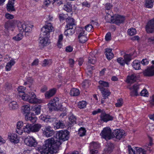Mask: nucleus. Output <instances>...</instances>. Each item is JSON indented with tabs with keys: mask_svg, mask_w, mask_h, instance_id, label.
<instances>
[{
	"mask_svg": "<svg viewBox=\"0 0 154 154\" xmlns=\"http://www.w3.org/2000/svg\"><path fill=\"white\" fill-rule=\"evenodd\" d=\"M56 90L53 88L47 92L45 94L46 98L49 99L55 94L56 92Z\"/></svg>",
	"mask_w": 154,
	"mask_h": 154,
	"instance_id": "26",
	"label": "nucleus"
},
{
	"mask_svg": "<svg viewBox=\"0 0 154 154\" xmlns=\"http://www.w3.org/2000/svg\"><path fill=\"white\" fill-rule=\"evenodd\" d=\"M66 28L64 32V35L66 36L72 35L75 32L76 25L74 23V20L72 18L68 17L66 19Z\"/></svg>",
	"mask_w": 154,
	"mask_h": 154,
	"instance_id": "3",
	"label": "nucleus"
},
{
	"mask_svg": "<svg viewBox=\"0 0 154 154\" xmlns=\"http://www.w3.org/2000/svg\"><path fill=\"white\" fill-rule=\"evenodd\" d=\"M54 138H49L45 141V144L38 148V149L41 154H54L57 152L59 148V142L57 144L54 143Z\"/></svg>",
	"mask_w": 154,
	"mask_h": 154,
	"instance_id": "1",
	"label": "nucleus"
},
{
	"mask_svg": "<svg viewBox=\"0 0 154 154\" xmlns=\"http://www.w3.org/2000/svg\"><path fill=\"white\" fill-rule=\"evenodd\" d=\"M105 54L108 60H110L113 58L114 54L112 52V49L107 48H105Z\"/></svg>",
	"mask_w": 154,
	"mask_h": 154,
	"instance_id": "22",
	"label": "nucleus"
},
{
	"mask_svg": "<svg viewBox=\"0 0 154 154\" xmlns=\"http://www.w3.org/2000/svg\"><path fill=\"white\" fill-rule=\"evenodd\" d=\"M54 125L55 128L59 129L63 128L64 125L63 121L59 120L58 122L54 123Z\"/></svg>",
	"mask_w": 154,
	"mask_h": 154,
	"instance_id": "32",
	"label": "nucleus"
},
{
	"mask_svg": "<svg viewBox=\"0 0 154 154\" xmlns=\"http://www.w3.org/2000/svg\"><path fill=\"white\" fill-rule=\"evenodd\" d=\"M15 63L14 59H11L10 61L7 63L5 66V70L7 71H10L12 66L14 65Z\"/></svg>",
	"mask_w": 154,
	"mask_h": 154,
	"instance_id": "27",
	"label": "nucleus"
},
{
	"mask_svg": "<svg viewBox=\"0 0 154 154\" xmlns=\"http://www.w3.org/2000/svg\"><path fill=\"white\" fill-rule=\"evenodd\" d=\"M14 1L15 0H9L6 6V8L8 11L12 12L15 11L14 6Z\"/></svg>",
	"mask_w": 154,
	"mask_h": 154,
	"instance_id": "20",
	"label": "nucleus"
},
{
	"mask_svg": "<svg viewBox=\"0 0 154 154\" xmlns=\"http://www.w3.org/2000/svg\"><path fill=\"white\" fill-rule=\"evenodd\" d=\"M148 93L147 90L146 89H144L141 91L140 94L142 96L147 97Z\"/></svg>",
	"mask_w": 154,
	"mask_h": 154,
	"instance_id": "59",
	"label": "nucleus"
},
{
	"mask_svg": "<svg viewBox=\"0 0 154 154\" xmlns=\"http://www.w3.org/2000/svg\"><path fill=\"white\" fill-rule=\"evenodd\" d=\"M5 29L8 30H11L12 31H14L15 28V25L13 23L11 22H8L5 23Z\"/></svg>",
	"mask_w": 154,
	"mask_h": 154,
	"instance_id": "24",
	"label": "nucleus"
},
{
	"mask_svg": "<svg viewBox=\"0 0 154 154\" xmlns=\"http://www.w3.org/2000/svg\"><path fill=\"white\" fill-rule=\"evenodd\" d=\"M33 26L26 23H20L18 24V27L19 31L22 32H25V34L27 32H30L32 30V28Z\"/></svg>",
	"mask_w": 154,
	"mask_h": 154,
	"instance_id": "10",
	"label": "nucleus"
},
{
	"mask_svg": "<svg viewBox=\"0 0 154 154\" xmlns=\"http://www.w3.org/2000/svg\"><path fill=\"white\" fill-rule=\"evenodd\" d=\"M99 144L96 142H92L90 144V149H96L100 147Z\"/></svg>",
	"mask_w": 154,
	"mask_h": 154,
	"instance_id": "44",
	"label": "nucleus"
},
{
	"mask_svg": "<svg viewBox=\"0 0 154 154\" xmlns=\"http://www.w3.org/2000/svg\"><path fill=\"white\" fill-rule=\"evenodd\" d=\"M46 120V122L47 123L52 122H56L57 120V119L56 118L52 117L50 116H47Z\"/></svg>",
	"mask_w": 154,
	"mask_h": 154,
	"instance_id": "50",
	"label": "nucleus"
},
{
	"mask_svg": "<svg viewBox=\"0 0 154 154\" xmlns=\"http://www.w3.org/2000/svg\"><path fill=\"white\" fill-rule=\"evenodd\" d=\"M96 62V57L92 53H91L88 57V62L92 64H94Z\"/></svg>",
	"mask_w": 154,
	"mask_h": 154,
	"instance_id": "31",
	"label": "nucleus"
},
{
	"mask_svg": "<svg viewBox=\"0 0 154 154\" xmlns=\"http://www.w3.org/2000/svg\"><path fill=\"white\" fill-rule=\"evenodd\" d=\"M123 104V100L121 98H120L117 100V103L115 104V105L116 107H119L121 106Z\"/></svg>",
	"mask_w": 154,
	"mask_h": 154,
	"instance_id": "55",
	"label": "nucleus"
},
{
	"mask_svg": "<svg viewBox=\"0 0 154 154\" xmlns=\"http://www.w3.org/2000/svg\"><path fill=\"white\" fill-rule=\"evenodd\" d=\"M154 0H146L145 5L146 7L152 8L153 6Z\"/></svg>",
	"mask_w": 154,
	"mask_h": 154,
	"instance_id": "37",
	"label": "nucleus"
},
{
	"mask_svg": "<svg viewBox=\"0 0 154 154\" xmlns=\"http://www.w3.org/2000/svg\"><path fill=\"white\" fill-rule=\"evenodd\" d=\"M106 13L107 14L105 16V19L108 22H112L111 21H112L113 19H112V16L108 14V13L106 12Z\"/></svg>",
	"mask_w": 154,
	"mask_h": 154,
	"instance_id": "52",
	"label": "nucleus"
},
{
	"mask_svg": "<svg viewBox=\"0 0 154 154\" xmlns=\"http://www.w3.org/2000/svg\"><path fill=\"white\" fill-rule=\"evenodd\" d=\"M54 30V27L51 23H49L41 29V34L44 36V38H40L39 45L42 47L46 46L50 43V40L48 38L50 33Z\"/></svg>",
	"mask_w": 154,
	"mask_h": 154,
	"instance_id": "2",
	"label": "nucleus"
},
{
	"mask_svg": "<svg viewBox=\"0 0 154 154\" xmlns=\"http://www.w3.org/2000/svg\"><path fill=\"white\" fill-rule=\"evenodd\" d=\"M25 143L27 146L30 147H35L37 142L33 137L28 136L25 139Z\"/></svg>",
	"mask_w": 154,
	"mask_h": 154,
	"instance_id": "11",
	"label": "nucleus"
},
{
	"mask_svg": "<svg viewBox=\"0 0 154 154\" xmlns=\"http://www.w3.org/2000/svg\"><path fill=\"white\" fill-rule=\"evenodd\" d=\"M51 63V61L50 60L48 59H45L43 61L42 66H48Z\"/></svg>",
	"mask_w": 154,
	"mask_h": 154,
	"instance_id": "49",
	"label": "nucleus"
},
{
	"mask_svg": "<svg viewBox=\"0 0 154 154\" xmlns=\"http://www.w3.org/2000/svg\"><path fill=\"white\" fill-rule=\"evenodd\" d=\"M133 89H134L133 92L134 93V95L137 96L138 95L137 92L138 90L139 89V85L135 84L133 86Z\"/></svg>",
	"mask_w": 154,
	"mask_h": 154,
	"instance_id": "48",
	"label": "nucleus"
},
{
	"mask_svg": "<svg viewBox=\"0 0 154 154\" xmlns=\"http://www.w3.org/2000/svg\"><path fill=\"white\" fill-rule=\"evenodd\" d=\"M51 4V1L50 0H45L44 2L43 6L44 7H48Z\"/></svg>",
	"mask_w": 154,
	"mask_h": 154,
	"instance_id": "64",
	"label": "nucleus"
},
{
	"mask_svg": "<svg viewBox=\"0 0 154 154\" xmlns=\"http://www.w3.org/2000/svg\"><path fill=\"white\" fill-rule=\"evenodd\" d=\"M22 109L23 112L26 113L25 116V119L26 120L29 121L33 123L35 122L36 120V118L34 117H32V114L29 113L30 110L29 105L27 104L23 106Z\"/></svg>",
	"mask_w": 154,
	"mask_h": 154,
	"instance_id": "7",
	"label": "nucleus"
},
{
	"mask_svg": "<svg viewBox=\"0 0 154 154\" xmlns=\"http://www.w3.org/2000/svg\"><path fill=\"white\" fill-rule=\"evenodd\" d=\"M23 35L21 33H19L16 36L13 37L12 39L16 41H19L23 38Z\"/></svg>",
	"mask_w": 154,
	"mask_h": 154,
	"instance_id": "46",
	"label": "nucleus"
},
{
	"mask_svg": "<svg viewBox=\"0 0 154 154\" xmlns=\"http://www.w3.org/2000/svg\"><path fill=\"white\" fill-rule=\"evenodd\" d=\"M86 130L84 128L81 127L78 131V134L80 137H83L85 135Z\"/></svg>",
	"mask_w": 154,
	"mask_h": 154,
	"instance_id": "41",
	"label": "nucleus"
},
{
	"mask_svg": "<svg viewBox=\"0 0 154 154\" xmlns=\"http://www.w3.org/2000/svg\"><path fill=\"white\" fill-rule=\"evenodd\" d=\"M100 135L103 138L106 140H109L113 137L114 135L113 132H112L110 128L109 127L104 128L102 131Z\"/></svg>",
	"mask_w": 154,
	"mask_h": 154,
	"instance_id": "9",
	"label": "nucleus"
},
{
	"mask_svg": "<svg viewBox=\"0 0 154 154\" xmlns=\"http://www.w3.org/2000/svg\"><path fill=\"white\" fill-rule=\"evenodd\" d=\"M5 17L8 19H12L14 18V16L9 13H6L5 14Z\"/></svg>",
	"mask_w": 154,
	"mask_h": 154,
	"instance_id": "62",
	"label": "nucleus"
},
{
	"mask_svg": "<svg viewBox=\"0 0 154 154\" xmlns=\"http://www.w3.org/2000/svg\"><path fill=\"white\" fill-rule=\"evenodd\" d=\"M25 89L26 88L22 86H20L17 88V90L19 94V96L21 98V96H20V95H22L23 94H25L24 93V91L25 90Z\"/></svg>",
	"mask_w": 154,
	"mask_h": 154,
	"instance_id": "43",
	"label": "nucleus"
},
{
	"mask_svg": "<svg viewBox=\"0 0 154 154\" xmlns=\"http://www.w3.org/2000/svg\"><path fill=\"white\" fill-rule=\"evenodd\" d=\"M132 66L136 70L140 69V62L138 60H135L133 63Z\"/></svg>",
	"mask_w": 154,
	"mask_h": 154,
	"instance_id": "35",
	"label": "nucleus"
},
{
	"mask_svg": "<svg viewBox=\"0 0 154 154\" xmlns=\"http://www.w3.org/2000/svg\"><path fill=\"white\" fill-rule=\"evenodd\" d=\"M8 138L11 142L14 143H17L19 142V137L15 134H9Z\"/></svg>",
	"mask_w": 154,
	"mask_h": 154,
	"instance_id": "17",
	"label": "nucleus"
},
{
	"mask_svg": "<svg viewBox=\"0 0 154 154\" xmlns=\"http://www.w3.org/2000/svg\"><path fill=\"white\" fill-rule=\"evenodd\" d=\"M63 8L68 12H70L72 10V5L70 4H69L65 5L63 7Z\"/></svg>",
	"mask_w": 154,
	"mask_h": 154,
	"instance_id": "42",
	"label": "nucleus"
},
{
	"mask_svg": "<svg viewBox=\"0 0 154 154\" xmlns=\"http://www.w3.org/2000/svg\"><path fill=\"white\" fill-rule=\"evenodd\" d=\"M101 120L104 122H107L113 120V117L105 112H102L100 116Z\"/></svg>",
	"mask_w": 154,
	"mask_h": 154,
	"instance_id": "18",
	"label": "nucleus"
},
{
	"mask_svg": "<svg viewBox=\"0 0 154 154\" xmlns=\"http://www.w3.org/2000/svg\"><path fill=\"white\" fill-rule=\"evenodd\" d=\"M78 36L87 35L85 29L83 27L80 26L78 27Z\"/></svg>",
	"mask_w": 154,
	"mask_h": 154,
	"instance_id": "36",
	"label": "nucleus"
},
{
	"mask_svg": "<svg viewBox=\"0 0 154 154\" xmlns=\"http://www.w3.org/2000/svg\"><path fill=\"white\" fill-rule=\"evenodd\" d=\"M113 134L114 135L113 137H116L119 140L121 138H124L126 135L124 131L122 130H119L117 129L115 130L113 132Z\"/></svg>",
	"mask_w": 154,
	"mask_h": 154,
	"instance_id": "13",
	"label": "nucleus"
},
{
	"mask_svg": "<svg viewBox=\"0 0 154 154\" xmlns=\"http://www.w3.org/2000/svg\"><path fill=\"white\" fill-rule=\"evenodd\" d=\"M128 149L129 154H136V150H134L130 145L128 146Z\"/></svg>",
	"mask_w": 154,
	"mask_h": 154,
	"instance_id": "58",
	"label": "nucleus"
},
{
	"mask_svg": "<svg viewBox=\"0 0 154 154\" xmlns=\"http://www.w3.org/2000/svg\"><path fill=\"white\" fill-rule=\"evenodd\" d=\"M42 127L41 124H36L34 125L27 123L24 124L23 127V132L27 134L30 132H38Z\"/></svg>",
	"mask_w": 154,
	"mask_h": 154,
	"instance_id": "5",
	"label": "nucleus"
},
{
	"mask_svg": "<svg viewBox=\"0 0 154 154\" xmlns=\"http://www.w3.org/2000/svg\"><path fill=\"white\" fill-rule=\"evenodd\" d=\"M146 28L147 32L152 33L154 31V18L148 22Z\"/></svg>",
	"mask_w": 154,
	"mask_h": 154,
	"instance_id": "16",
	"label": "nucleus"
},
{
	"mask_svg": "<svg viewBox=\"0 0 154 154\" xmlns=\"http://www.w3.org/2000/svg\"><path fill=\"white\" fill-rule=\"evenodd\" d=\"M18 107V105L16 101H12L9 104V108L11 110H15Z\"/></svg>",
	"mask_w": 154,
	"mask_h": 154,
	"instance_id": "29",
	"label": "nucleus"
},
{
	"mask_svg": "<svg viewBox=\"0 0 154 154\" xmlns=\"http://www.w3.org/2000/svg\"><path fill=\"white\" fill-rule=\"evenodd\" d=\"M134 149L136 150V154H146V150L141 148L135 147Z\"/></svg>",
	"mask_w": 154,
	"mask_h": 154,
	"instance_id": "38",
	"label": "nucleus"
},
{
	"mask_svg": "<svg viewBox=\"0 0 154 154\" xmlns=\"http://www.w3.org/2000/svg\"><path fill=\"white\" fill-rule=\"evenodd\" d=\"M99 83L100 85L98 86V87L100 90L105 89V87H109V86L108 82L103 81H100Z\"/></svg>",
	"mask_w": 154,
	"mask_h": 154,
	"instance_id": "25",
	"label": "nucleus"
},
{
	"mask_svg": "<svg viewBox=\"0 0 154 154\" xmlns=\"http://www.w3.org/2000/svg\"><path fill=\"white\" fill-rule=\"evenodd\" d=\"M6 91H8L12 89L11 84L9 83H6L4 87Z\"/></svg>",
	"mask_w": 154,
	"mask_h": 154,
	"instance_id": "54",
	"label": "nucleus"
},
{
	"mask_svg": "<svg viewBox=\"0 0 154 154\" xmlns=\"http://www.w3.org/2000/svg\"><path fill=\"white\" fill-rule=\"evenodd\" d=\"M42 133L44 135L48 137L53 136L55 131L50 126L45 127L42 129Z\"/></svg>",
	"mask_w": 154,
	"mask_h": 154,
	"instance_id": "12",
	"label": "nucleus"
},
{
	"mask_svg": "<svg viewBox=\"0 0 154 154\" xmlns=\"http://www.w3.org/2000/svg\"><path fill=\"white\" fill-rule=\"evenodd\" d=\"M117 61L122 66H124L126 63L125 60L123 58H118L117 59Z\"/></svg>",
	"mask_w": 154,
	"mask_h": 154,
	"instance_id": "51",
	"label": "nucleus"
},
{
	"mask_svg": "<svg viewBox=\"0 0 154 154\" xmlns=\"http://www.w3.org/2000/svg\"><path fill=\"white\" fill-rule=\"evenodd\" d=\"M24 125L22 121H19L18 122L16 125V132L19 135H21L23 133V127Z\"/></svg>",
	"mask_w": 154,
	"mask_h": 154,
	"instance_id": "19",
	"label": "nucleus"
},
{
	"mask_svg": "<svg viewBox=\"0 0 154 154\" xmlns=\"http://www.w3.org/2000/svg\"><path fill=\"white\" fill-rule=\"evenodd\" d=\"M144 76H152L154 75V66L152 65L151 67L148 68L143 72Z\"/></svg>",
	"mask_w": 154,
	"mask_h": 154,
	"instance_id": "15",
	"label": "nucleus"
},
{
	"mask_svg": "<svg viewBox=\"0 0 154 154\" xmlns=\"http://www.w3.org/2000/svg\"><path fill=\"white\" fill-rule=\"evenodd\" d=\"M69 138V132L67 130H65L60 131L57 133L56 137H54L51 138L54 139L55 141L54 143L56 144H58V142H59L60 143L59 145L60 147L62 142L68 140Z\"/></svg>",
	"mask_w": 154,
	"mask_h": 154,
	"instance_id": "4",
	"label": "nucleus"
},
{
	"mask_svg": "<svg viewBox=\"0 0 154 154\" xmlns=\"http://www.w3.org/2000/svg\"><path fill=\"white\" fill-rule=\"evenodd\" d=\"M147 41L149 43H154V36L148 38L147 39Z\"/></svg>",
	"mask_w": 154,
	"mask_h": 154,
	"instance_id": "63",
	"label": "nucleus"
},
{
	"mask_svg": "<svg viewBox=\"0 0 154 154\" xmlns=\"http://www.w3.org/2000/svg\"><path fill=\"white\" fill-rule=\"evenodd\" d=\"M78 38L79 39V42L82 43H85L88 39V38L87 36V35L78 36Z\"/></svg>",
	"mask_w": 154,
	"mask_h": 154,
	"instance_id": "33",
	"label": "nucleus"
},
{
	"mask_svg": "<svg viewBox=\"0 0 154 154\" xmlns=\"http://www.w3.org/2000/svg\"><path fill=\"white\" fill-rule=\"evenodd\" d=\"M59 99L58 98L55 97L51 100L50 103L48 104V106L49 109L51 110H60L62 105L59 103Z\"/></svg>",
	"mask_w": 154,
	"mask_h": 154,
	"instance_id": "8",
	"label": "nucleus"
},
{
	"mask_svg": "<svg viewBox=\"0 0 154 154\" xmlns=\"http://www.w3.org/2000/svg\"><path fill=\"white\" fill-rule=\"evenodd\" d=\"M63 38V34H61L58 36V40L57 42V46L59 48H61L62 46V41Z\"/></svg>",
	"mask_w": 154,
	"mask_h": 154,
	"instance_id": "39",
	"label": "nucleus"
},
{
	"mask_svg": "<svg viewBox=\"0 0 154 154\" xmlns=\"http://www.w3.org/2000/svg\"><path fill=\"white\" fill-rule=\"evenodd\" d=\"M125 20V18L124 16L117 15L114 17V18L111 22L117 25H119L120 24L123 23Z\"/></svg>",
	"mask_w": 154,
	"mask_h": 154,
	"instance_id": "14",
	"label": "nucleus"
},
{
	"mask_svg": "<svg viewBox=\"0 0 154 154\" xmlns=\"http://www.w3.org/2000/svg\"><path fill=\"white\" fill-rule=\"evenodd\" d=\"M41 107L38 105H34L31 108L32 111L35 112V114L38 115L40 113Z\"/></svg>",
	"mask_w": 154,
	"mask_h": 154,
	"instance_id": "28",
	"label": "nucleus"
},
{
	"mask_svg": "<svg viewBox=\"0 0 154 154\" xmlns=\"http://www.w3.org/2000/svg\"><path fill=\"white\" fill-rule=\"evenodd\" d=\"M87 104L85 101L82 100L78 103V107L80 109H83L86 107Z\"/></svg>",
	"mask_w": 154,
	"mask_h": 154,
	"instance_id": "40",
	"label": "nucleus"
},
{
	"mask_svg": "<svg viewBox=\"0 0 154 154\" xmlns=\"http://www.w3.org/2000/svg\"><path fill=\"white\" fill-rule=\"evenodd\" d=\"M114 148V146L113 144L108 143L106 145V147L104 149V152L106 153H110L113 150Z\"/></svg>",
	"mask_w": 154,
	"mask_h": 154,
	"instance_id": "23",
	"label": "nucleus"
},
{
	"mask_svg": "<svg viewBox=\"0 0 154 154\" xmlns=\"http://www.w3.org/2000/svg\"><path fill=\"white\" fill-rule=\"evenodd\" d=\"M138 78L137 75L135 74H133L130 76H127V82L128 83L132 84L136 82Z\"/></svg>",
	"mask_w": 154,
	"mask_h": 154,
	"instance_id": "21",
	"label": "nucleus"
},
{
	"mask_svg": "<svg viewBox=\"0 0 154 154\" xmlns=\"http://www.w3.org/2000/svg\"><path fill=\"white\" fill-rule=\"evenodd\" d=\"M132 55V54H125L124 55V59L126 64L127 65H128L129 64V62L131 60V57Z\"/></svg>",
	"mask_w": 154,
	"mask_h": 154,
	"instance_id": "34",
	"label": "nucleus"
},
{
	"mask_svg": "<svg viewBox=\"0 0 154 154\" xmlns=\"http://www.w3.org/2000/svg\"><path fill=\"white\" fill-rule=\"evenodd\" d=\"M33 80L32 78H29L26 82L24 83L25 85L28 84L29 85L28 87L30 88V85H31L33 82Z\"/></svg>",
	"mask_w": 154,
	"mask_h": 154,
	"instance_id": "61",
	"label": "nucleus"
},
{
	"mask_svg": "<svg viewBox=\"0 0 154 154\" xmlns=\"http://www.w3.org/2000/svg\"><path fill=\"white\" fill-rule=\"evenodd\" d=\"M69 122L70 124L76 123V118L73 115H71L70 116L69 118Z\"/></svg>",
	"mask_w": 154,
	"mask_h": 154,
	"instance_id": "45",
	"label": "nucleus"
},
{
	"mask_svg": "<svg viewBox=\"0 0 154 154\" xmlns=\"http://www.w3.org/2000/svg\"><path fill=\"white\" fill-rule=\"evenodd\" d=\"M100 90L103 95V99H106L110 94V92L107 89H105Z\"/></svg>",
	"mask_w": 154,
	"mask_h": 154,
	"instance_id": "30",
	"label": "nucleus"
},
{
	"mask_svg": "<svg viewBox=\"0 0 154 154\" xmlns=\"http://www.w3.org/2000/svg\"><path fill=\"white\" fill-rule=\"evenodd\" d=\"M93 24H88L85 26V30H86L88 32L92 31L93 29V26L92 25Z\"/></svg>",
	"mask_w": 154,
	"mask_h": 154,
	"instance_id": "56",
	"label": "nucleus"
},
{
	"mask_svg": "<svg viewBox=\"0 0 154 154\" xmlns=\"http://www.w3.org/2000/svg\"><path fill=\"white\" fill-rule=\"evenodd\" d=\"M128 33L129 35L132 36L136 34V31L134 28H132L128 29Z\"/></svg>",
	"mask_w": 154,
	"mask_h": 154,
	"instance_id": "53",
	"label": "nucleus"
},
{
	"mask_svg": "<svg viewBox=\"0 0 154 154\" xmlns=\"http://www.w3.org/2000/svg\"><path fill=\"white\" fill-rule=\"evenodd\" d=\"M112 5L109 3H107L105 5V9L107 10H110L112 8Z\"/></svg>",
	"mask_w": 154,
	"mask_h": 154,
	"instance_id": "60",
	"label": "nucleus"
},
{
	"mask_svg": "<svg viewBox=\"0 0 154 154\" xmlns=\"http://www.w3.org/2000/svg\"><path fill=\"white\" fill-rule=\"evenodd\" d=\"M70 94L71 96H77V89L75 88H72L70 90Z\"/></svg>",
	"mask_w": 154,
	"mask_h": 154,
	"instance_id": "57",
	"label": "nucleus"
},
{
	"mask_svg": "<svg viewBox=\"0 0 154 154\" xmlns=\"http://www.w3.org/2000/svg\"><path fill=\"white\" fill-rule=\"evenodd\" d=\"M91 85L90 81L88 80H85L82 84V86L84 88H88Z\"/></svg>",
	"mask_w": 154,
	"mask_h": 154,
	"instance_id": "47",
	"label": "nucleus"
},
{
	"mask_svg": "<svg viewBox=\"0 0 154 154\" xmlns=\"http://www.w3.org/2000/svg\"><path fill=\"white\" fill-rule=\"evenodd\" d=\"M22 99L25 101H27L29 103H40L41 101L36 98V95L33 92L29 93L28 94H25L22 95Z\"/></svg>",
	"mask_w": 154,
	"mask_h": 154,
	"instance_id": "6",
	"label": "nucleus"
}]
</instances>
